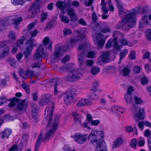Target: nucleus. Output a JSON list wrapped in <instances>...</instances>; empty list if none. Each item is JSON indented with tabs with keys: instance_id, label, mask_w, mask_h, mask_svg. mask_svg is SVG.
I'll list each match as a JSON object with an SVG mask.
<instances>
[{
	"instance_id": "1",
	"label": "nucleus",
	"mask_w": 151,
	"mask_h": 151,
	"mask_svg": "<svg viewBox=\"0 0 151 151\" xmlns=\"http://www.w3.org/2000/svg\"><path fill=\"white\" fill-rule=\"evenodd\" d=\"M141 7V6H138L135 8L134 12L125 15L121 21L116 24V28L126 30L133 27L135 24V15L139 13H142Z\"/></svg>"
},
{
	"instance_id": "2",
	"label": "nucleus",
	"mask_w": 151,
	"mask_h": 151,
	"mask_svg": "<svg viewBox=\"0 0 151 151\" xmlns=\"http://www.w3.org/2000/svg\"><path fill=\"white\" fill-rule=\"evenodd\" d=\"M104 136V133L102 131H91L88 139L91 143L96 146L95 151H108L105 142L101 140Z\"/></svg>"
},
{
	"instance_id": "3",
	"label": "nucleus",
	"mask_w": 151,
	"mask_h": 151,
	"mask_svg": "<svg viewBox=\"0 0 151 151\" xmlns=\"http://www.w3.org/2000/svg\"><path fill=\"white\" fill-rule=\"evenodd\" d=\"M90 46L88 44L85 43L79 45L78 50V62L80 67H82L85 64V58L86 52L89 50Z\"/></svg>"
},
{
	"instance_id": "4",
	"label": "nucleus",
	"mask_w": 151,
	"mask_h": 151,
	"mask_svg": "<svg viewBox=\"0 0 151 151\" xmlns=\"http://www.w3.org/2000/svg\"><path fill=\"white\" fill-rule=\"evenodd\" d=\"M61 69L64 70H68L70 73L65 76V78L69 81H73L79 79L82 76L81 71L78 69H73L72 68H69L67 66L62 67Z\"/></svg>"
},
{
	"instance_id": "5",
	"label": "nucleus",
	"mask_w": 151,
	"mask_h": 151,
	"mask_svg": "<svg viewBox=\"0 0 151 151\" xmlns=\"http://www.w3.org/2000/svg\"><path fill=\"white\" fill-rule=\"evenodd\" d=\"M93 32L96 34L100 33L101 31L106 33L110 31L109 28L108 27L106 23H99L96 24L93 27L91 28Z\"/></svg>"
},
{
	"instance_id": "6",
	"label": "nucleus",
	"mask_w": 151,
	"mask_h": 151,
	"mask_svg": "<svg viewBox=\"0 0 151 151\" xmlns=\"http://www.w3.org/2000/svg\"><path fill=\"white\" fill-rule=\"evenodd\" d=\"M54 106L53 102H51L45 109V115L46 116L45 119L48 122L47 127L50 126L52 123Z\"/></svg>"
},
{
	"instance_id": "7",
	"label": "nucleus",
	"mask_w": 151,
	"mask_h": 151,
	"mask_svg": "<svg viewBox=\"0 0 151 151\" xmlns=\"http://www.w3.org/2000/svg\"><path fill=\"white\" fill-rule=\"evenodd\" d=\"M59 120V116H56L52 125V129L49 130L45 134V137L43 139V141L47 140L51 135L54 134L57 130Z\"/></svg>"
},
{
	"instance_id": "8",
	"label": "nucleus",
	"mask_w": 151,
	"mask_h": 151,
	"mask_svg": "<svg viewBox=\"0 0 151 151\" xmlns=\"http://www.w3.org/2000/svg\"><path fill=\"white\" fill-rule=\"evenodd\" d=\"M120 32L118 31H114V32L113 35L114 38L115 39L113 40L110 39L108 41L106 45H105L106 48H110L111 47L113 44L114 46V49L117 50H119L120 49V46L118 45V42L117 40L116 35L119 34Z\"/></svg>"
},
{
	"instance_id": "9",
	"label": "nucleus",
	"mask_w": 151,
	"mask_h": 151,
	"mask_svg": "<svg viewBox=\"0 0 151 151\" xmlns=\"http://www.w3.org/2000/svg\"><path fill=\"white\" fill-rule=\"evenodd\" d=\"M137 109L138 107L134 105L132 109V112L133 114L137 116L139 119L141 120L145 118L144 109L143 108H140L138 114L137 112Z\"/></svg>"
},
{
	"instance_id": "10",
	"label": "nucleus",
	"mask_w": 151,
	"mask_h": 151,
	"mask_svg": "<svg viewBox=\"0 0 151 151\" xmlns=\"http://www.w3.org/2000/svg\"><path fill=\"white\" fill-rule=\"evenodd\" d=\"M27 106V104L26 103V100L24 99L17 104V109L21 113H23L26 111Z\"/></svg>"
},
{
	"instance_id": "11",
	"label": "nucleus",
	"mask_w": 151,
	"mask_h": 151,
	"mask_svg": "<svg viewBox=\"0 0 151 151\" xmlns=\"http://www.w3.org/2000/svg\"><path fill=\"white\" fill-rule=\"evenodd\" d=\"M74 139L77 143L82 144L86 140L87 137L86 135H83L80 133H77L75 134Z\"/></svg>"
},
{
	"instance_id": "12",
	"label": "nucleus",
	"mask_w": 151,
	"mask_h": 151,
	"mask_svg": "<svg viewBox=\"0 0 151 151\" xmlns=\"http://www.w3.org/2000/svg\"><path fill=\"white\" fill-rule=\"evenodd\" d=\"M109 52H103L99 56L97 60V63H106L108 60Z\"/></svg>"
},
{
	"instance_id": "13",
	"label": "nucleus",
	"mask_w": 151,
	"mask_h": 151,
	"mask_svg": "<svg viewBox=\"0 0 151 151\" xmlns=\"http://www.w3.org/2000/svg\"><path fill=\"white\" fill-rule=\"evenodd\" d=\"M86 37L85 33L81 34L74 38H72L70 40V43L69 46L73 47L76 44L81 40L83 39Z\"/></svg>"
},
{
	"instance_id": "14",
	"label": "nucleus",
	"mask_w": 151,
	"mask_h": 151,
	"mask_svg": "<svg viewBox=\"0 0 151 151\" xmlns=\"http://www.w3.org/2000/svg\"><path fill=\"white\" fill-rule=\"evenodd\" d=\"M43 46V45H41L38 47V61L40 58L42 59V58H46L49 55L48 53L44 51Z\"/></svg>"
},
{
	"instance_id": "15",
	"label": "nucleus",
	"mask_w": 151,
	"mask_h": 151,
	"mask_svg": "<svg viewBox=\"0 0 151 151\" xmlns=\"http://www.w3.org/2000/svg\"><path fill=\"white\" fill-rule=\"evenodd\" d=\"M52 96L49 94H46L43 95L42 99L39 102L40 105L43 106L47 104L50 102Z\"/></svg>"
},
{
	"instance_id": "16",
	"label": "nucleus",
	"mask_w": 151,
	"mask_h": 151,
	"mask_svg": "<svg viewBox=\"0 0 151 151\" xmlns=\"http://www.w3.org/2000/svg\"><path fill=\"white\" fill-rule=\"evenodd\" d=\"M103 37V35L101 33H97L96 34V40L98 41V44L100 47L103 46L105 42V40L104 39H101Z\"/></svg>"
},
{
	"instance_id": "17",
	"label": "nucleus",
	"mask_w": 151,
	"mask_h": 151,
	"mask_svg": "<svg viewBox=\"0 0 151 151\" xmlns=\"http://www.w3.org/2000/svg\"><path fill=\"white\" fill-rule=\"evenodd\" d=\"M9 48V46H5L2 49H0V59H3L8 55Z\"/></svg>"
},
{
	"instance_id": "18",
	"label": "nucleus",
	"mask_w": 151,
	"mask_h": 151,
	"mask_svg": "<svg viewBox=\"0 0 151 151\" xmlns=\"http://www.w3.org/2000/svg\"><path fill=\"white\" fill-rule=\"evenodd\" d=\"M12 133V131L11 129H5L2 132L0 133V138L1 137L3 139L6 137L7 138Z\"/></svg>"
},
{
	"instance_id": "19",
	"label": "nucleus",
	"mask_w": 151,
	"mask_h": 151,
	"mask_svg": "<svg viewBox=\"0 0 151 151\" xmlns=\"http://www.w3.org/2000/svg\"><path fill=\"white\" fill-rule=\"evenodd\" d=\"M23 143L21 142L18 147L17 145H14L9 148V151H21L23 147Z\"/></svg>"
},
{
	"instance_id": "20",
	"label": "nucleus",
	"mask_w": 151,
	"mask_h": 151,
	"mask_svg": "<svg viewBox=\"0 0 151 151\" xmlns=\"http://www.w3.org/2000/svg\"><path fill=\"white\" fill-rule=\"evenodd\" d=\"M123 143V139L119 137L116 139L114 142L112 146V148H115L119 147Z\"/></svg>"
},
{
	"instance_id": "21",
	"label": "nucleus",
	"mask_w": 151,
	"mask_h": 151,
	"mask_svg": "<svg viewBox=\"0 0 151 151\" xmlns=\"http://www.w3.org/2000/svg\"><path fill=\"white\" fill-rule=\"evenodd\" d=\"M9 19H12L13 21V24L16 25H19L22 21V18L21 17H19L16 18H14V16L9 17Z\"/></svg>"
},
{
	"instance_id": "22",
	"label": "nucleus",
	"mask_w": 151,
	"mask_h": 151,
	"mask_svg": "<svg viewBox=\"0 0 151 151\" xmlns=\"http://www.w3.org/2000/svg\"><path fill=\"white\" fill-rule=\"evenodd\" d=\"M99 82L97 81H94L93 83V87L91 89L92 91H93L94 92L96 91L101 93L102 92V90L99 88Z\"/></svg>"
},
{
	"instance_id": "23",
	"label": "nucleus",
	"mask_w": 151,
	"mask_h": 151,
	"mask_svg": "<svg viewBox=\"0 0 151 151\" xmlns=\"http://www.w3.org/2000/svg\"><path fill=\"white\" fill-rule=\"evenodd\" d=\"M147 15L144 16L140 21V26L141 27H144L148 24Z\"/></svg>"
},
{
	"instance_id": "24",
	"label": "nucleus",
	"mask_w": 151,
	"mask_h": 151,
	"mask_svg": "<svg viewBox=\"0 0 151 151\" xmlns=\"http://www.w3.org/2000/svg\"><path fill=\"white\" fill-rule=\"evenodd\" d=\"M93 91L91 89L89 93L87 95V97L91 99H97L99 98V96L97 94L94 93Z\"/></svg>"
},
{
	"instance_id": "25",
	"label": "nucleus",
	"mask_w": 151,
	"mask_h": 151,
	"mask_svg": "<svg viewBox=\"0 0 151 151\" xmlns=\"http://www.w3.org/2000/svg\"><path fill=\"white\" fill-rule=\"evenodd\" d=\"M32 113L33 118L35 121L37 120V105L35 104L32 105Z\"/></svg>"
},
{
	"instance_id": "26",
	"label": "nucleus",
	"mask_w": 151,
	"mask_h": 151,
	"mask_svg": "<svg viewBox=\"0 0 151 151\" xmlns=\"http://www.w3.org/2000/svg\"><path fill=\"white\" fill-rule=\"evenodd\" d=\"M74 98L73 97L70 96L66 94L65 96H64V102L65 104L67 105H69L70 104Z\"/></svg>"
},
{
	"instance_id": "27",
	"label": "nucleus",
	"mask_w": 151,
	"mask_h": 151,
	"mask_svg": "<svg viewBox=\"0 0 151 151\" xmlns=\"http://www.w3.org/2000/svg\"><path fill=\"white\" fill-rule=\"evenodd\" d=\"M30 47H27L25 49V50L23 52L25 57L26 58H28L29 56H30L32 54V48Z\"/></svg>"
},
{
	"instance_id": "28",
	"label": "nucleus",
	"mask_w": 151,
	"mask_h": 151,
	"mask_svg": "<svg viewBox=\"0 0 151 151\" xmlns=\"http://www.w3.org/2000/svg\"><path fill=\"white\" fill-rule=\"evenodd\" d=\"M73 119L76 122H78L80 124H81V117L77 112H74L73 113Z\"/></svg>"
},
{
	"instance_id": "29",
	"label": "nucleus",
	"mask_w": 151,
	"mask_h": 151,
	"mask_svg": "<svg viewBox=\"0 0 151 151\" xmlns=\"http://www.w3.org/2000/svg\"><path fill=\"white\" fill-rule=\"evenodd\" d=\"M76 90L75 88H71L68 89L66 94L74 98L76 95Z\"/></svg>"
},
{
	"instance_id": "30",
	"label": "nucleus",
	"mask_w": 151,
	"mask_h": 151,
	"mask_svg": "<svg viewBox=\"0 0 151 151\" xmlns=\"http://www.w3.org/2000/svg\"><path fill=\"white\" fill-rule=\"evenodd\" d=\"M116 5L119 10V14L121 15L122 14L124 9L122 5V3L119 0H116Z\"/></svg>"
},
{
	"instance_id": "31",
	"label": "nucleus",
	"mask_w": 151,
	"mask_h": 151,
	"mask_svg": "<svg viewBox=\"0 0 151 151\" xmlns=\"http://www.w3.org/2000/svg\"><path fill=\"white\" fill-rule=\"evenodd\" d=\"M8 21V18L0 20V31H2L7 25V22Z\"/></svg>"
},
{
	"instance_id": "32",
	"label": "nucleus",
	"mask_w": 151,
	"mask_h": 151,
	"mask_svg": "<svg viewBox=\"0 0 151 151\" xmlns=\"http://www.w3.org/2000/svg\"><path fill=\"white\" fill-rule=\"evenodd\" d=\"M100 69L99 67L96 66L93 67L91 70V73L93 76H95L98 74L100 71Z\"/></svg>"
},
{
	"instance_id": "33",
	"label": "nucleus",
	"mask_w": 151,
	"mask_h": 151,
	"mask_svg": "<svg viewBox=\"0 0 151 151\" xmlns=\"http://www.w3.org/2000/svg\"><path fill=\"white\" fill-rule=\"evenodd\" d=\"M62 49L60 47L56 49L54 52V55L55 58H58L62 55Z\"/></svg>"
},
{
	"instance_id": "34",
	"label": "nucleus",
	"mask_w": 151,
	"mask_h": 151,
	"mask_svg": "<svg viewBox=\"0 0 151 151\" xmlns=\"http://www.w3.org/2000/svg\"><path fill=\"white\" fill-rule=\"evenodd\" d=\"M128 52V51L127 49H124L121 52L120 55V58L118 62L120 64L121 63V61L125 56L127 55Z\"/></svg>"
},
{
	"instance_id": "35",
	"label": "nucleus",
	"mask_w": 151,
	"mask_h": 151,
	"mask_svg": "<svg viewBox=\"0 0 151 151\" xmlns=\"http://www.w3.org/2000/svg\"><path fill=\"white\" fill-rule=\"evenodd\" d=\"M49 39L48 37H45L43 41V43L45 46L48 45V46L47 47V48L50 49L52 47V44L51 42H49Z\"/></svg>"
},
{
	"instance_id": "36",
	"label": "nucleus",
	"mask_w": 151,
	"mask_h": 151,
	"mask_svg": "<svg viewBox=\"0 0 151 151\" xmlns=\"http://www.w3.org/2000/svg\"><path fill=\"white\" fill-rule=\"evenodd\" d=\"M19 99L16 98H14L12 99H10V101H11L8 105V106L10 107H12L14 106L16 104V103L19 101Z\"/></svg>"
},
{
	"instance_id": "37",
	"label": "nucleus",
	"mask_w": 151,
	"mask_h": 151,
	"mask_svg": "<svg viewBox=\"0 0 151 151\" xmlns=\"http://www.w3.org/2000/svg\"><path fill=\"white\" fill-rule=\"evenodd\" d=\"M12 3L14 6L23 5L24 2V0H11Z\"/></svg>"
},
{
	"instance_id": "38",
	"label": "nucleus",
	"mask_w": 151,
	"mask_h": 151,
	"mask_svg": "<svg viewBox=\"0 0 151 151\" xmlns=\"http://www.w3.org/2000/svg\"><path fill=\"white\" fill-rule=\"evenodd\" d=\"M28 17L29 18H33L36 15L37 11L35 10H30L29 9L28 11Z\"/></svg>"
},
{
	"instance_id": "39",
	"label": "nucleus",
	"mask_w": 151,
	"mask_h": 151,
	"mask_svg": "<svg viewBox=\"0 0 151 151\" xmlns=\"http://www.w3.org/2000/svg\"><path fill=\"white\" fill-rule=\"evenodd\" d=\"M7 60L11 66L13 67H15L16 66V61L15 58H8Z\"/></svg>"
},
{
	"instance_id": "40",
	"label": "nucleus",
	"mask_w": 151,
	"mask_h": 151,
	"mask_svg": "<svg viewBox=\"0 0 151 151\" xmlns=\"http://www.w3.org/2000/svg\"><path fill=\"white\" fill-rule=\"evenodd\" d=\"M47 12H42L40 16V22H43L47 18Z\"/></svg>"
},
{
	"instance_id": "41",
	"label": "nucleus",
	"mask_w": 151,
	"mask_h": 151,
	"mask_svg": "<svg viewBox=\"0 0 151 151\" xmlns=\"http://www.w3.org/2000/svg\"><path fill=\"white\" fill-rule=\"evenodd\" d=\"M145 35L148 40L151 42V29H148L146 30Z\"/></svg>"
},
{
	"instance_id": "42",
	"label": "nucleus",
	"mask_w": 151,
	"mask_h": 151,
	"mask_svg": "<svg viewBox=\"0 0 151 151\" xmlns=\"http://www.w3.org/2000/svg\"><path fill=\"white\" fill-rule=\"evenodd\" d=\"M35 39L32 38H31L29 39L26 43L27 45V47H30L31 46V48H32V47L34 46L33 43L35 42Z\"/></svg>"
},
{
	"instance_id": "43",
	"label": "nucleus",
	"mask_w": 151,
	"mask_h": 151,
	"mask_svg": "<svg viewBox=\"0 0 151 151\" xmlns=\"http://www.w3.org/2000/svg\"><path fill=\"white\" fill-rule=\"evenodd\" d=\"M72 34L71 30L68 28H64L63 30V34L64 35H70Z\"/></svg>"
},
{
	"instance_id": "44",
	"label": "nucleus",
	"mask_w": 151,
	"mask_h": 151,
	"mask_svg": "<svg viewBox=\"0 0 151 151\" xmlns=\"http://www.w3.org/2000/svg\"><path fill=\"white\" fill-rule=\"evenodd\" d=\"M76 106L79 107H83L85 106L84 99H82L78 101L77 102Z\"/></svg>"
},
{
	"instance_id": "45",
	"label": "nucleus",
	"mask_w": 151,
	"mask_h": 151,
	"mask_svg": "<svg viewBox=\"0 0 151 151\" xmlns=\"http://www.w3.org/2000/svg\"><path fill=\"white\" fill-rule=\"evenodd\" d=\"M56 6L58 8H59L61 9H64V4L63 2L61 1H58L56 4Z\"/></svg>"
},
{
	"instance_id": "46",
	"label": "nucleus",
	"mask_w": 151,
	"mask_h": 151,
	"mask_svg": "<svg viewBox=\"0 0 151 151\" xmlns=\"http://www.w3.org/2000/svg\"><path fill=\"white\" fill-rule=\"evenodd\" d=\"M137 143V140L136 139H133L130 142V145L133 148H135Z\"/></svg>"
},
{
	"instance_id": "47",
	"label": "nucleus",
	"mask_w": 151,
	"mask_h": 151,
	"mask_svg": "<svg viewBox=\"0 0 151 151\" xmlns=\"http://www.w3.org/2000/svg\"><path fill=\"white\" fill-rule=\"evenodd\" d=\"M60 17L61 18V21L65 23H68L69 22L68 18L66 16L63 15H59Z\"/></svg>"
},
{
	"instance_id": "48",
	"label": "nucleus",
	"mask_w": 151,
	"mask_h": 151,
	"mask_svg": "<svg viewBox=\"0 0 151 151\" xmlns=\"http://www.w3.org/2000/svg\"><path fill=\"white\" fill-rule=\"evenodd\" d=\"M25 37L24 36H22V39L18 40L16 43V45L17 47H19L22 45L25 40Z\"/></svg>"
},
{
	"instance_id": "49",
	"label": "nucleus",
	"mask_w": 151,
	"mask_h": 151,
	"mask_svg": "<svg viewBox=\"0 0 151 151\" xmlns=\"http://www.w3.org/2000/svg\"><path fill=\"white\" fill-rule=\"evenodd\" d=\"M30 9V10H34L37 11L38 9V0H36V1L33 4Z\"/></svg>"
},
{
	"instance_id": "50",
	"label": "nucleus",
	"mask_w": 151,
	"mask_h": 151,
	"mask_svg": "<svg viewBox=\"0 0 151 151\" xmlns=\"http://www.w3.org/2000/svg\"><path fill=\"white\" fill-rule=\"evenodd\" d=\"M122 72L124 75L125 76H126L129 74L130 70L128 67L127 66L124 68Z\"/></svg>"
},
{
	"instance_id": "51",
	"label": "nucleus",
	"mask_w": 151,
	"mask_h": 151,
	"mask_svg": "<svg viewBox=\"0 0 151 151\" xmlns=\"http://www.w3.org/2000/svg\"><path fill=\"white\" fill-rule=\"evenodd\" d=\"M22 88L25 90L27 94H29L30 93V89L28 85L25 83H24L22 85Z\"/></svg>"
},
{
	"instance_id": "52",
	"label": "nucleus",
	"mask_w": 151,
	"mask_h": 151,
	"mask_svg": "<svg viewBox=\"0 0 151 151\" xmlns=\"http://www.w3.org/2000/svg\"><path fill=\"white\" fill-rule=\"evenodd\" d=\"M19 74L23 78H26L27 77V74L26 71H23L20 70L19 71Z\"/></svg>"
},
{
	"instance_id": "53",
	"label": "nucleus",
	"mask_w": 151,
	"mask_h": 151,
	"mask_svg": "<svg viewBox=\"0 0 151 151\" xmlns=\"http://www.w3.org/2000/svg\"><path fill=\"white\" fill-rule=\"evenodd\" d=\"M85 106H89L93 104L92 101L89 98H84Z\"/></svg>"
},
{
	"instance_id": "54",
	"label": "nucleus",
	"mask_w": 151,
	"mask_h": 151,
	"mask_svg": "<svg viewBox=\"0 0 151 151\" xmlns=\"http://www.w3.org/2000/svg\"><path fill=\"white\" fill-rule=\"evenodd\" d=\"M124 97L127 104L131 102L132 99V98L131 96V95H129V96L126 94H125Z\"/></svg>"
},
{
	"instance_id": "55",
	"label": "nucleus",
	"mask_w": 151,
	"mask_h": 151,
	"mask_svg": "<svg viewBox=\"0 0 151 151\" xmlns=\"http://www.w3.org/2000/svg\"><path fill=\"white\" fill-rule=\"evenodd\" d=\"M59 81L58 80H56L54 86V94L56 95L58 93V91L57 90V87L58 85Z\"/></svg>"
},
{
	"instance_id": "56",
	"label": "nucleus",
	"mask_w": 151,
	"mask_h": 151,
	"mask_svg": "<svg viewBox=\"0 0 151 151\" xmlns=\"http://www.w3.org/2000/svg\"><path fill=\"white\" fill-rule=\"evenodd\" d=\"M36 24V23L34 22H32L28 26L27 30H28V32L30 31L34 27L35 25Z\"/></svg>"
},
{
	"instance_id": "57",
	"label": "nucleus",
	"mask_w": 151,
	"mask_h": 151,
	"mask_svg": "<svg viewBox=\"0 0 151 151\" xmlns=\"http://www.w3.org/2000/svg\"><path fill=\"white\" fill-rule=\"evenodd\" d=\"M70 59V56L68 55H66L65 57L62 58V62L63 63H65L69 61Z\"/></svg>"
},
{
	"instance_id": "58",
	"label": "nucleus",
	"mask_w": 151,
	"mask_h": 151,
	"mask_svg": "<svg viewBox=\"0 0 151 151\" xmlns=\"http://www.w3.org/2000/svg\"><path fill=\"white\" fill-rule=\"evenodd\" d=\"M67 11L69 17L76 14L74 12V10L72 9H68Z\"/></svg>"
},
{
	"instance_id": "59",
	"label": "nucleus",
	"mask_w": 151,
	"mask_h": 151,
	"mask_svg": "<svg viewBox=\"0 0 151 151\" xmlns=\"http://www.w3.org/2000/svg\"><path fill=\"white\" fill-rule=\"evenodd\" d=\"M135 102L136 104H140L142 103V100L141 98H138L137 96H135L134 98Z\"/></svg>"
},
{
	"instance_id": "60",
	"label": "nucleus",
	"mask_w": 151,
	"mask_h": 151,
	"mask_svg": "<svg viewBox=\"0 0 151 151\" xmlns=\"http://www.w3.org/2000/svg\"><path fill=\"white\" fill-rule=\"evenodd\" d=\"M135 52L134 51H132L130 52L129 55V57L130 59L132 60H134L135 58Z\"/></svg>"
},
{
	"instance_id": "61",
	"label": "nucleus",
	"mask_w": 151,
	"mask_h": 151,
	"mask_svg": "<svg viewBox=\"0 0 151 151\" xmlns=\"http://www.w3.org/2000/svg\"><path fill=\"white\" fill-rule=\"evenodd\" d=\"M9 36L12 39L14 40L16 39V33L12 31H10L9 32Z\"/></svg>"
},
{
	"instance_id": "62",
	"label": "nucleus",
	"mask_w": 151,
	"mask_h": 151,
	"mask_svg": "<svg viewBox=\"0 0 151 151\" xmlns=\"http://www.w3.org/2000/svg\"><path fill=\"white\" fill-rule=\"evenodd\" d=\"M120 43L124 45H127L129 43V42L126 39H123L119 40Z\"/></svg>"
},
{
	"instance_id": "63",
	"label": "nucleus",
	"mask_w": 151,
	"mask_h": 151,
	"mask_svg": "<svg viewBox=\"0 0 151 151\" xmlns=\"http://www.w3.org/2000/svg\"><path fill=\"white\" fill-rule=\"evenodd\" d=\"M53 27V24L52 22H49L47 25L45 30H50Z\"/></svg>"
},
{
	"instance_id": "64",
	"label": "nucleus",
	"mask_w": 151,
	"mask_h": 151,
	"mask_svg": "<svg viewBox=\"0 0 151 151\" xmlns=\"http://www.w3.org/2000/svg\"><path fill=\"white\" fill-rule=\"evenodd\" d=\"M92 19L94 22H96L98 20V17L95 12H93L92 15Z\"/></svg>"
}]
</instances>
